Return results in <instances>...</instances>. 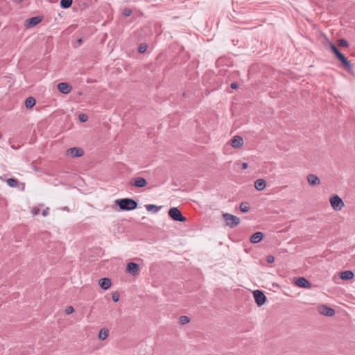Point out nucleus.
Wrapping results in <instances>:
<instances>
[{"instance_id":"nucleus-28","label":"nucleus","mask_w":355,"mask_h":355,"mask_svg":"<svg viewBox=\"0 0 355 355\" xmlns=\"http://www.w3.org/2000/svg\"><path fill=\"white\" fill-rule=\"evenodd\" d=\"M338 44L340 46H343V47H348V46H349L348 42L346 40L343 39V38L339 39L338 40Z\"/></svg>"},{"instance_id":"nucleus-21","label":"nucleus","mask_w":355,"mask_h":355,"mask_svg":"<svg viewBox=\"0 0 355 355\" xmlns=\"http://www.w3.org/2000/svg\"><path fill=\"white\" fill-rule=\"evenodd\" d=\"M109 336V330L106 328H103L100 330L98 334V338L100 340H104Z\"/></svg>"},{"instance_id":"nucleus-39","label":"nucleus","mask_w":355,"mask_h":355,"mask_svg":"<svg viewBox=\"0 0 355 355\" xmlns=\"http://www.w3.org/2000/svg\"><path fill=\"white\" fill-rule=\"evenodd\" d=\"M77 43L79 44V45H81L82 43H83V40L81 38H79L78 40H77Z\"/></svg>"},{"instance_id":"nucleus-32","label":"nucleus","mask_w":355,"mask_h":355,"mask_svg":"<svg viewBox=\"0 0 355 355\" xmlns=\"http://www.w3.org/2000/svg\"><path fill=\"white\" fill-rule=\"evenodd\" d=\"M80 122H86L88 120V116L85 114H81L78 116Z\"/></svg>"},{"instance_id":"nucleus-17","label":"nucleus","mask_w":355,"mask_h":355,"mask_svg":"<svg viewBox=\"0 0 355 355\" xmlns=\"http://www.w3.org/2000/svg\"><path fill=\"white\" fill-rule=\"evenodd\" d=\"M263 234L261 232L254 233L250 238V241L252 243H257L262 240Z\"/></svg>"},{"instance_id":"nucleus-29","label":"nucleus","mask_w":355,"mask_h":355,"mask_svg":"<svg viewBox=\"0 0 355 355\" xmlns=\"http://www.w3.org/2000/svg\"><path fill=\"white\" fill-rule=\"evenodd\" d=\"M147 49V45L145 43H142L139 45L138 51L141 53H144L146 51Z\"/></svg>"},{"instance_id":"nucleus-25","label":"nucleus","mask_w":355,"mask_h":355,"mask_svg":"<svg viewBox=\"0 0 355 355\" xmlns=\"http://www.w3.org/2000/svg\"><path fill=\"white\" fill-rule=\"evenodd\" d=\"M240 210L242 212H247L250 210V205L248 202H242L240 204Z\"/></svg>"},{"instance_id":"nucleus-23","label":"nucleus","mask_w":355,"mask_h":355,"mask_svg":"<svg viewBox=\"0 0 355 355\" xmlns=\"http://www.w3.org/2000/svg\"><path fill=\"white\" fill-rule=\"evenodd\" d=\"M73 3V0H61L60 2V7L63 9L69 8Z\"/></svg>"},{"instance_id":"nucleus-5","label":"nucleus","mask_w":355,"mask_h":355,"mask_svg":"<svg viewBox=\"0 0 355 355\" xmlns=\"http://www.w3.org/2000/svg\"><path fill=\"white\" fill-rule=\"evenodd\" d=\"M253 296H254L256 304L259 306H261L263 304H264V303L266 301V297L262 291H260V290L254 291L253 292Z\"/></svg>"},{"instance_id":"nucleus-12","label":"nucleus","mask_w":355,"mask_h":355,"mask_svg":"<svg viewBox=\"0 0 355 355\" xmlns=\"http://www.w3.org/2000/svg\"><path fill=\"white\" fill-rule=\"evenodd\" d=\"M42 20V17L40 16L33 17L26 20L25 26L26 27H33L38 24Z\"/></svg>"},{"instance_id":"nucleus-34","label":"nucleus","mask_w":355,"mask_h":355,"mask_svg":"<svg viewBox=\"0 0 355 355\" xmlns=\"http://www.w3.org/2000/svg\"><path fill=\"white\" fill-rule=\"evenodd\" d=\"M274 260H275V258L272 255H268L266 257V261L268 263H272L274 262Z\"/></svg>"},{"instance_id":"nucleus-24","label":"nucleus","mask_w":355,"mask_h":355,"mask_svg":"<svg viewBox=\"0 0 355 355\" xmlns=\"http://www.w3.org/2000/svg\"><path fill=\"white\" fill-rule=\"evenodd\" d=\"M6 183L10 187H16L18 186L19 182L15 178H8L6 180Z\"/></svg>"},{"instance_id":"nucleus-11","label":"nucleus","mask_w":355,"mask_h":355,"mask_svg":"<svg viewBox=\"0 0 355 355\" xmlns=\"http://www.w3.org/2000/svg\"><path fill=\"white\" fill-rule=\"evenodd\" d=\"M295 283L297 286L300 288H310L311 287V283L303 277L297 278Z\"/></svg>"},{"instance_id":"nucleus-35","label":"nucleus","mask_w":355,"mask_h":355,"mask_svg":"<svg viewBox=\"0 0 355 355\" xmlns=\"http://www.w3.org/2000/svg\"><path fill=\"white\" fill-rule=\"evenodd\" d=\"M40 209L36 207H35L32 209V214H33V216L37 215L40 213Z\"/></svg>"},{"instance_id":"nucleus-33","label":"nucleus","mask_w":355,"mask_h":355,"mask_svg":"<svg viewBox=\"0 0 355 355\" xmlns=\"http://www.w3.org/2000/svg\"><path fill=\"white\" fill-rule=\"evenodd\" d=\"M74 309L71 306H67L65 309V313L67 315L72 313Z\"/></svg>"},{"instance_id":"nucleus-20","label":"nucleus","mask_w":355,"mask_h":355,"mask_svg":"<svg viewBox=\"0 0 355 355\" xmlns=\"http://www.w3.org/2000/svg\"><path fill=\"white\" fill-rule=\"evenodd\" d=\"M35 99L33 97L30 96L25 100V106L26 108H32L35 105Z\"/></svg>"},{"instance_id":"nucleus-19","label":"nucleus","mask_w":355,"mask_h":355,"mask_svg":"<svg viewBox=\"0 0 355 355\" xmlns=\"http://www.w3.org/2000/svg\"><path fill=\"white\" fill-rule=\"evenodd\" d=\"M266 183L263 179H258L254 182V187L258 191H262L265 189Z\"/></svg>"},{"instance_id":"nucleus-9","label":"nucleus","mask_w":355,"mask_h":355,"mask_svg":"<svg viewBox=\"0 0 355 355\" xmlns=\"http://www.w3.org/2000/svg\"><path fill=\"white\" fill-rule=\"evenodd\" d=\"M148 182L144 178L138 177L130 182V184L137 188H142L147 185Z\"/></svg>"},{"instance_id":"nucleus-30","label":"nucleus","mask_w":355,"mask_h":355,"mask_svg":"<svg viewBox=\"0 0 355 355\" xmlns=\"http://www.w3.org/2000/svg\"><path fill=\"white\" fill-rule=\"evenodd\" d=\"M120 295L117 291L112 293V299L114 302H116L119 300Z\"/></svg>"},{"instance_id":"nucleus-26","label":"nucleus","mask_w":355,"mask_h":355,"mask_svg":"<svg viewBox=\"0 0 355 355\" xmlns=\"http://www.w3.org/2000/svg\"><path fill=\"white\" fill-rule=\"evenodd\" d=\"M329 45L331 51L336 55V57L341 53L334 43L329 42Z\"/></svg>"},{"instance_id":"nucleus-2","label":"nucleus","mask_w":355,"mask_h":355,"mask_svg":"<svg viewBox=\"0 0 355 355\" xmlns=\"http://www.w3.org/2000/svg\"><path fill=\"white\" fill-rule=\"evenodd\" d=\"M222 216L224 220L225 221L226 225L230 228H234L238 226L240 223L239 218L234 215L228 213H225L223 214Z\"/></svg>"},{"instance_id":"nucleus-7","label":"nucleus","mask_w":355,"mask_h":355,"mask_svg":"<svg viewBox=\"0 0 355 355\" xmlns=\"http://www.w3.org/2000/svg\"><path fill=\"white\" fill-rule=\"evenodd\" d=\"M337 59L341 62L343 67L347 71L350 72L353 69V66L347 58L341 53L337 57Z\"/></svg>"},{"instance_id":"nucleus-13","label":"nucleus","mask_w":355,"mask_h":355,"mask_svg":"<svg viewBox=\"0 0 355 355\" xmlns=\"http://www.w3.org/2000/svg\"><path fill=\"white\" fill-rule=\"evenodd\" d=\"M231 146L234 148H239L243 144V139L241 136L236 135L231 139Z\"/></svg>"},{"instance_id":"nucleus-18","label":"nucleus","mask_w":355,"mask_h":355,"mask_svg":"<svg viewBox=\"0 0 355 355\" xmlns=\"http://www.w3.org/2000/svg\"><path fill=\"white\" fill-rule=\"evenodd\" d=\"M340 279L344 280H349L354 277V272L352 270H345L341 272L339 275Z\"/></svg>"},{"instance_id":"nucleus-15","label":"nucleus","mask_w":355,"mask_h":355,"mask_svg":"<svg viewBox=\"0 0 355 355\" xmlns=\"http://www.w3.org/2000/svg\"><path fill=\"white\" fill-rule=\"evenodd\" d=\"M307 181L309 182V184L313 187V186H317V185H319L320 184V180L319 179V178L314 175V174H309L307 175Z\"/></svg>"},{"instance_id":"nucleus-3","label":"nucleus","mask_w":355,"mask_h":355,"mask_svg":"<svg viewBox=\"0 0 355 355\" xmlns=\"http://www.w3.org/2000/svg\"><path fill=\"white\" fill-rule=\"evenodd\" d=\"M169 217L175 221L184 222L187 218L182 214L180 209L177 207H171L168 211Z\"/></svg>"},{"instance_id":"nucleus-14","label":"nucleus","mask_w":355,"mask_h":355,"mask_svg":"<svg viewBox=\"0 0 355 355\" xmlns=\"http://www.w3.org/2000/svg\"><path fill=\"white\" fill-rule=\"evenodd\" d=\"M58 89L60 92L64 94H67L71 92V87L69 84L67 83H60L58 85Z\"/></svg>"},{"instance_id":"nucleus-1","label":"nucleus","mask_w":355,"mask_h":355,"mask_svg":"<svg viewBox=\"0 0 355 355\" xmlns=\"http://www.w3.org/2000/svg\"><path fill=\"white\" fill-rule=\"evenodd\" d=\"M115 204L123 211H132L137 209L138 203L132 198H121L115 200Z\"/></svg>"},{"instance_id":"nucleus-36","label":"nucleus","mask_w":355,"mask_h":355,"mask_svg":"<svg viewBox=\"0 0 355 355\" xmlns=\"http://www.w3.org/2000/svg\"><path fill=\"white\" fill-rule=\"evenodd\" d=\"M49 209L48 207H46V209H44L43 211H42V216H46L48 214H49Z\"/></svg>"},{"instance_id":"nucleus-27","label":"nucleus","mask_w":355,"mask_h":355,"mask_svg":"<svg viewBox=\"0 0 355 355\" xmlns=\"http://www.w3.org/2000/svg\"><path fill=\"white\" fill-rule=\"evenodd\" d=\"M190 322V318L188 316L182 315L179 318V323L182 325L186 324Z\"/></svg>"},{"instance_id":"nucleus-6","label":"nucleus","mask_w":355,"mask_h":355,"mask_svg":"<svg viewBox=\"0 0 355 355\" xmlns=\"http://www.w3.org/2000/svg\"><path fill=\"white\" fill-rule=\"evenodd\" d=\"M66 155L73 158L80 157L84 155V151L81 148L73 147L67 150Z\"/></svg>"},{"instance_id":"nucleus-38","label":"nucleus","mask_w":355,"mask_h":355,"mask_svg":"<svg viewBox=\"0 0 355 355\" xmlns=\"http://www.w3.org/2000/svg\"><path fill=\"white\" fill-rule=\"evenodd\" d=\"M248 163H246V162H244V163H243V164H241V168H242V169H243V170L247 169V168H248Z\"/></svg>"},{"instance_id":"nucleus-16","label":"nucleus","mask_w":355,"mask_h":355,"mask_svg":"<svg viewBox=\"0 0 355 355\" xmlns=\"http://www.w3.org/2000/svg\"><path fill=\"white\" fill-rule=\"evenodd\" d=\"M98 284L100 287L103 290L108 289L112 285L110 279L107 277L100 279Z\"/></svg>"},{"instance_id":"nucleus-31","label":"nucleus","mask_w":355,"mask_h":355,"mask_svg":"<svg viewBox=\"0 0 355 355\" xmlns=\"http://www.w3.org/2000/svg\"><path fill=\"white\" fill-rule=\"evenodd\" d=\"M132 10L130 8H124L123 10V15L125 17H129L132 15Z\"/></svg>"},{"instance_id":"nucleus-37","label":"nucleus","mask_w":355,"mask_h":355,"mask_svg":"<svg viewBox=\"0 0 355 355\" xmlns=\"http://www.w3.org/2000/svg\"><path fill=\"white\" fill-rule=\"evenodd\" d=\"M231 88L232 89H236L238 88V84L236 83H232L230 85Z\"/></svg>"},{"instance_id":"nucleus-22","label":"nucleus","mask_w":355,"mask_h":355,"mask_svg":"<svg viewBox=\"0 0 355 355\" xmlns=\"http://www.w3.org/2000/svg\"><path fill=\"white\" fill-rule=\"evenodd\" d=\"M161 206H157L155 205H146V209L148 211H152L153 213H157L161 209Z\"/></svg>"},{"instance_id":"nucleus-4","label":"nucleus","mask_w":355,"mask_h":355,"mask_svg":"<svg viewBox=\"0 0 355 355\" xmlns=\"http://www.w3.org/2000/svg\"><path fill=\"white\" fill-rule=\"evenodd\" d=\"M331 207L335 211L341 210L345 206L344 202L338 195H334L329 199Z\"/></svg>"},{"instance_id":"nucleus-8","label":"nucleus","mask_w":355,"mask_h":355,"mask_svg":"<svg viewBox=\"0 0 355 355\" xmlns=\"http://www.w3.org/2000/svg\"><path fill=\"white\" fill-rule=\"evenodd\" d=\"M139 270V264L135 262H130L127 264L126 271L133 276L138 275Z\"/></svg>"},{"instance_id":"nucleus-10","label":"nucleus","mask_w":355,"mask_h":355,"mask_svg":"<svg viewBox=\"0 0 355 355\" xmlns=\"http://www.w3.org/2000/svg\"><path fill=\"white\" fill-rule=\"evenodd\" d=\"M319 312L320 314L326 316H333L335 315V310L327 305H322L319 308Z\"/></svg>"}]
</instances>
